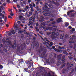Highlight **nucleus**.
<instances>
[{
    "instance_id": "nucleus-25",
    "label": "nucleus",
    "mask_w": 76,
    "mask_h": 76,
    "mask_svg": "<svg viewBox=\"0 0 76 76\" xmlns=\"http://www.w3.org/2000/svg\"><path fill=\"white\" fill-rule=\"evenodd\" d=\"M19 10L20 12H21V11H22V12H25V11L23 10L19 9Z\"/></svg>"
},
{
    "instance_id": "nucleus-19",
    "label": "nucleus",
    "mask_w": 76,
    "mask_h": 76,
    "mask_svg": "<svg viewBox=\"0 0 76 76\" xmlns=\"http://www.w3.org/2000/svg\"><path fill=\"white\" fill-rule=\"evenodd\" d=\"M2 17V18H4L5 16L4 15H3L2 13H0V17Z\"/></svg>"
},
{
    "instance_id": "nucleus-2",
    "label": "nucleus",
    "mask_w": 76,
    "mask_h": 76,
    "mask_svg": "<svg viewBox=\"0 0 76 76\" xmlns=\"http://www.w3.org/2000/svg\"><path fill=\"white\" fill-rule=\"evenodd\" d=\"M48 7L50 8H53V5L51 4H50L48 5V3H46L45 4V6L42 8L43 10H45L44 12L46 11V10H50V8H48Z\"/></svg>"
},
{
    "instance_id": "nucleus-28",
    "label": "nucleus",
    "mask_w": 76,
    "mask_h": 76,
    "mask_svg": "<svg viewBox=\"0 0 76 76\" xmlns=\"http://www.w3.org/2000/svg\"><path fill=\"white\" fill-rule=\"evenodd\" d=\"M23 46L25 49H26V44L25 43H24L23 44Z\"/></svg>"
},
{
    "instance_id": "nucleus-10",
    "label": "nucleus",
    "mask_w": 76,
    "mask_h": 76,
    "mask_svg": "<svg viewBox=\"0 0 76 76\" xmlns=\"http://www.w3.org/2000/svg\"><path fill=\"white\" fill-rule=\"evenodd\" d=\"M38 12L36 11H35V13L34 14V16L36 17V18L37 19H38Z\"/></svg>"
},
{
    "instance_id": "nucleus-60",
    "label": "nucleus",
    "mask_w": 76,
    "mask_h": 76,
    "mask_svg": "<svg viewBox=\"0 0 76 76\" xmlns=\"http://www.w3.org/2000/svg\"><path fill=\"white\" fill-rule=\"evenodd\" d=\"M29 6H30V8H31V7H33L32 4H29Z\"/></svg>"
},
{
    "instance_id": "nucleus-53",
    "label": "nucleus",
    "mask_w": 76,
    "mask_h": 76,
    "mask_svg": "<svg viewBox=\"0 0 76 76\" xmlns=\"http://www.w3.org/2000/svg\"><path fill=\"white\" fill-rule=\"evenodd\" d=\"M15 45V46H16V44H15V43H14V45H12V48H14V45Z\"/></svg>"
},
{
    "instance_id": "nucleus-44",
    "label": "nucleus",
    "mask_w": 76,
    "mask_h": 76,
    "mask_svg": "<svg viewBox=\"0 0 76 76\" xmlns=\"http://www.w3.org/2000/svg\"><path fill=\"white\" fill-rule=\"evenodd\" d=\"M48 29L50 31H51L53 29L52 27L48 28Z\"/></svg>"
},
{
    "instance_id": "nucleus-3",
    "label": "nucleus",
    "mask_w": 76,
    "mask_h": 76,
    "mask_svg": "<svg viewBox=\"0 0 76 76\" xmlns=\"http://www.w3.org/2000/svg\"><path fill=\"white\" fill-rule=\"evenodd\" d=\"M56 31V28H53L52 29V31L53 32H52V34L51 35V37L52 39L53 40L56 39L57 38V37L55 36L56 35V33H55Z\"/></svg>"
},
{
    "instance_id": "nucleus-46",
    "label": "nucleus",
    "mask_w": 76,
    "mask_h": 76,
    "mask_svg": "<svg viewBox=\"0 0 76 76\" xmlns=\"http://www.w3.org/2000/svg\"><path fill=\"white\" fill-rule=\"evenodd\" d=\"M8 36H12V33H11L10 32L8 34Z\"/></svg>"
},
{
    "instance_id": "nucleus-47",
    "label": "nucleus",
    "mask_w": 76,
    "mask_h": 76,
    "mask_svg": "<svg viewBox=\"0 0 76 76\" xmlns=\"http://www.w3.org/2000/svg\"><path fill=\"white\" fill-rule=\"evenodd\" d=\"M36 26L37 27L39 26L38 23H36Z\"/></svg>"
},
{
    "instance_id": "nucleus-37",
    "label": "nucleus",
    "mask_w": 76,
    "mask_h": 76,
    "mask_svg": "<svg viewBox=\"0 0 76 76\" xmlns=\"http://www.w3.org/2000/svg\"><path fill=\"white\" fill-rule=\"evenodd\" d=\"M65 66V65H63L62 66H61V68H64V67Z\"/></svg>"
},
{
    "instance_id": "nucleus-63",
    "label": "nucleus",
    "mask_w": 76,
    "mask_h": 76,
    "mask_svg": "<svg viewBox=\"0 0 76 76\" xmlns=\"http://www.w3.org/2000/svg\"><path fill=\"white\" fill-rule=\"evenodd\" d=\"M68 28L70 29H71L72 28V27L71 26H69Z\"/></svg>"
},
{
    "instance_id": "nucleus-41",
    "label": "nucleus",
    "mask_w": 76,
    "mask_h": 76,
    "mask_svg": "<svg viewBox=\"0 0 76 76\" xmlns=\"http://www.w3.org/2000/svg\"><path fill=\"white\" fill-rule=\"evenodd\" d=\"M56 23V21H52L51 23V24L52 25H53Z\"/></svg>"
},
{
    "instance_id": "nucleus-23",
    "label": "nucleus",
    "mask_w": 76,
    "mask_h": 76,
    "mask_svg": "<svg viewBox=\"0 0 76 76\" xmlns=\"http://www.w3.org/2000/svg\"><path fill=\"white\" fill-rule=\"evenodd\" d=\"M24 31H18V34H23V33Z\"/></svg>"
},
{
    "instance_id": "nucleus-33",
    "label": "nucleus",
    "mask_w": 76,
    "mask_h": 76,
    "mask_svg": "<svg viewBox=\"0 0 76 76\" xmlns=\"http://www.w3.org/2000/svg\"><path fill=\"white\" fill-rule=\"evenodd\" d=\"M2 41H3V42L4 44H5V42H6V40L5 39H3Z\"/></svg>"
},
{
    "instance_id": "nucleus-17",
    "label": "nucleus",
    "mask_w": 76,
    "mask_h": 76,
    "mask_svg": "<svg viewBox=\"0 0 76 76\" xmlns=\"http://www.w3.org/2000/svg\"><path fill=\"white\" fill-rule=\"evenodd\" d=\"M6 42L7 43H8L9 45H10L12 44H11V42L10 40H9L8 41H7Z\"/></svg>"
},
{
    "instance_id": "nucleus-24",
    "label": "nucleus",
    "mask_w": 76,
    "mask_h": 76,
    "mask_svg": "<svg viewBox=\"0 0 76 76\" xmlns=\"http://www.w3.org/2000/svg\"><path fill=\"white\" fill-rule=\"evenodd\" d=\"M11 33H12V34H14L15 33V32L14 31V30H12L11 31Z\"/></svg>"
},
{
    "instance_id": "nucleus-55",
    "label": "nucleus",
    "mask_w": 76,
    "mask_h": 76,
    "mask_svg": "<svg viewBox=\"0 0 76 76\" xmlns=\"http://www.w3.org/2000/svg\"><path fill=\"white\" fill-rule=\"evenodd\" d=\"M3 66L2 65H0V68L1 69H2L3 68Z\"/></svg>"
},
{
    "instance_id": "nucleus-31",
    "label": "nucleus",
    "mask_w": 76,
    "mask_h": 76,
    "mask_svg": "<svg viewBox=\"0 0 76 76\" xmlns=\"http://www.w3.org/2000/svg\"><path fill=\"white\" fill-rule=\"evenodd\" d=\"M54 50L56 51H57V52H60V50H59L57 49L56 48H55L54 49Z\"/></svg>"
},
{
    "instance_id": "nucleus-8",
    "label": "nucleus",
    "mask_w": 76,
    "mask_h": 76,
    "mask_svg": "<svg viewBox=\"0 0 76 76\" xmlns=\"http://www.w3.org/2000/svg\"><path fill=\"white\" fill-rule=\"evenodd\" d=\"M56 2H54V1H53V3L57 6H59L60 5V4L59 3H58V2H57L59 1H60V0H56Z\"/></svg>"
},
{
    "instance_id": "nucleus-15",
    "label": "nucleus",
    "mask_w": 76,
    "mask_h": 76,
    "mask_svg": "<svg viewBox=\"0 0 76 76\" xmlns=\"http://www.w3.org/2000/svg\"><path fill=\"white\" fill-rule=\"evenodd\" d=\"M50 15L53 17H55V13L52 12V13L50 14Z\"/></svg>"
},
{
    "instance_id": "nucleus-30",
    "label": "nucleus",
    "mask_w": 76,
    "mask_h": 76,
    "mask_svg": "<svg viewBox=\"0 0 76 76\" xmlns=\"http://www.w3.org/2000/svg\"><path fill=\"white\" fill-rule=\"evenodd\" d=\"M69 25V23H67L65 24V26L66 27L68 26Z\"/></svg>"
},
{
    "instance_id": "nucleus-38",
    "label": "nucleus",
    "mask_w": 76,
    "mask_h": 76,
    "mask_svg": "<svg viewBox=\"0 0 76 76\" xmlns=\"http://www.w3.org/2000/svg\"><path fill=\"white\" fill-rule=\"evenodd\" d=\"M69 43L70 44L74 43V42H73V41H69Z\"/></svg>"
},
{
    "instance_id": "nucleus-20",
    "label": "nucleus",
    "mask_w": 76,
    "mask_h": 76,
    "mask_svg": "<svg viewBox=\"0 0 76 76\" xmlns=\"http://www.w3.org/2000/svg\"><path fill=\"white\" fill-rule=\"evenodd\" d=\"M76 48V44H75L74 45V48H73L74 50H75V52L76 53V48L75 49V48Z\"/></svg>"
},
{
    "instance_id": "nucleus-7",
    "label": "nucleus",
    "mask_w": 76,
    "mask_h": 76,
    "mask_svg": "<svg viewBox=\"0 0 76 76\" xmlns=\"http://www.w3.org/2000/svg\"><path fill=\"white\" fill-rule=\"evenodd\" d=\"M36 18L35 16H32L31 17H30L29 19V20L30 21H32L33 22L35 21V19Z\"/></svg>"
},
{
    "instance_id": "nucleus-59",
    "label": "nucleus",
    "mask_w": 76,
    "mask_h": 76,
    "mask_svg": "<svg viewBox=\"0 0 76 76\" xmlns=\"http://www.w3.org/2000/svg\"><path fill=\"white\" fill-rule=\"evenodd\" d=\"M75 12L74 10H71L70 11V13H72V12Z\"/></svg>"
},
{
    "instance_id": "nucleus-27",
    "label": "nucleus",
    "mask_w": 76,
    "mask_h": 76,
    "mask_svg": "<svg viewBox=\"0 0 76 76\" xmlns=\"http://www.w3.org/2000/svg\"><path fill=\"white\" fill-rule=\"evenodd\" d=\"M64 34H63L62 36H61V37H60V39H62L64 38Z\"/></svg>"
},
{
    "instance_id": "nucleus-6",
    "label": "nucleus",
    "mask_w": 76,
    "mask_h": 76,
    "mask_svg": "<svg viewBox=\"0 0 76 76\" xmlns=\"http://www.w3.org/2000/svg\"><path fill=\"white\" fill-rule=\"evenodd\" d=\"M28 62H26V64H29L30 65H32V66L33 64L34 63L33 62H32V60L31 59L29 58L28 59Z\"/></svg>"
},
{
    "instance_id": "nucleus-52",
    "label": "nucleus",
    "mask_w": 76,
    "mask_h": 76,
    "mask_svg": "<svg viewBox=\"0 0 76 76\" xmlns=\"http://www.w3.org/2000/svg\"><path fill=\"white\" fill-rule=\"evenodd\" d=\"M37 45V44L35 43V44H34L33 45V47L34 48V47H35Z\"/></svg>"
},
{
    "instance_id": "nucleus-62",
    "label": "nucleus",
    "mask_w": 76,
    "mask_h": 76,
    "mask_svg": "<svg viewBox=\"0 0 76 76\" xmlns=\"http://www.w3.org/2000/svg\"><path fill=\"white\" fill-rule=\"evenodd\" d=\"M3 8L2 7H1V8H0V13H1V10Z\"/></svg>"
},
{
    "instance_id": "nucleus-18",
    "label": "nucleus",
    "mask_w": 76,
    "mask_h": 76,
    "mask_svg": "<svg viewBox=\"0 0 76 76\" xmlns=\"http://www.w3.org/2000/svg\"><path fill=\"white\" fill-rule=\"evenodd\" d=\"M53 44V42H50V44H49V45L50 47H51Z\"/></svg>"
},
{
    "instance_id": "nucleus-4",
    "label": "nucleus",
    "mask_w": 76,
    "mask_h": 76,
    "mask_svg": "<svg viewBox=\"0 0 76 76\" xmlns=\"http://www.w3.org/2000/svg\"><path fill=\"white\" fill-rule=\"evenodd\" d=\"M43 12H46L45 13H43V15L45 16H49V15H48L50 14H51V12H50L49 10H46V11H44L45 10H43Z\"/></svg>"
},
{
    "instance_id": "nucleus-35",
    "label": "nucleus",
    "mask_w": 76,
    "mask_h": 76,
    "mask_svg": "<svg viewBox=\"0 0 76 76\" xmlns=\"http://www.w3.org/2000/svg\"><path fill=\"white\" fill-rule=\"evenodd\" d=\"M69 37V35L67 34H66L65 36V38H67Z\"/></svg>"
},
{
    "instance_id": "nucleus-16",
    "label": "nucleus",
    "mask_w": 76,
    "mask_h": 76,
    "mask_svg": "<svg viewBox=\"0 0 76 76\" xmlns=\"http://www.w3.org/2000/svg\"><path fill=\"white\" fill-rule=\"evenodd\" d=\"M52 34V33L51 32H48L46 33V34L47 36H49L50 34Z\"/></svg>"
},
{
    "instance_id": "nucleus-36",
    "label": "nucleus",
    "mask_w": 76,
    "mask_h": 76,
    "mask_svg": "<svg viewBox=\"0 0 76 76\" xmlns=\"http://www.w3.org/2000/svg\"><path fill=\"white\" fill-rule=\"evenodd\" d=\"M31 4H33V7H35L36 5H35V4H34V2H32Z\"/></svg>"
},
{
    "instance_id": "nucleus-54",
    "label": "nucleus",
    "mask_w": 76,
    "mask_h": 76,
    "mask_svg": "<svg viewBox=\"0 0 76 76\" xmlns=\"http://www.w3.org/2000/svg\"><path fill=\"white\" fill-rule=\"evenodd\" d=\"M21 37L22 38H23V37H24V35L23 34H21Z\"/></svg>"
},
{
    "instance_id": "nucleus-61",
    "label": "nucleus",
    "mask_w": 76,
    "mask_h": 76,
    "mask_svg": "<svg viewBox=\"0 0 76 76\" xmlns=\"http://www.w3.org/2000/svg\"><path fill=\"white\" fill-rule=\"evenodd\" d=\"M72 30L73 31V32H74L75 31V28H73L72 29Z\"/></svg>"
},
{
    "instance_id": "nucleus-21",
    "label": "nucleus",
    "mask_w": 76,
    "mask_h": 76,
    "mask_svg": "<svg viewBox=\"0 0 76 76\" xmlns=\"http://www.w3.org/2000/svg\"><path fill=\"white\" fill-rule=\"evenodd\" d=\"M71 37H72L71 38H70V39L71 40H73L75 39V36L73 35V36H72Z\"/></svg>"
},
{
    "instance_id": "nucleus-48",
    "label": "nucleus",
    "mask_w": 76,
    "mask_h": 76,
    "mask_svg": "<svg viewBox=\"0 0 76 76\" xmlns=\"http://www.w3.org/2000/svg\"><path fill=\"white\" fill-rule=\"evenodd\" d=\"M10 15L11 16H13L14 15V14H12V12H11L10 14Z\"/></svg>"
},
{
    "instance_id": "nucleus-40",
    "label": "nucleus",
    "mask_w": 76,
    "mask_h": 76,
    "mask_svg": "<svg viewBox=\"0 0 76 76\" xmlns=\"http://www.w3.org/2000/svg\"><path fill=\"white\" fill-rule=\"evenodd\" d=\"M23 18V16H22V15H20L19 17V19H21L22 18Z\"/></svg>"
},
{
    "instance_id": "nucleus-56",
    "label": "nucleus",
    "mask_w": 76,
    "mask_h": 76,
    "mask_svg": "<svg viewBox=\"0 0 76 76\" xmlns=\"http://www.w3.org/2000/svg\"><path fill=\"white\" fill-rule=\"evenodd\" d=\"M26 1H23V4H25V5H26Z\"/></svg>"
},
{
    "instance_id": "nucleus-58",
    "label": "nucleus",
    "mask_w": 76,
    "mask_h": 76,
    "mask_svg": "<svg viewBox=\"0 0 76 76\" xmlns=\"http://www.w3.org/2000/svg\"><path fill=\"white\" fill-rule=\"evenodd\" d=\"M10 0H7L6 1V2H7V3H10Z\"/></svg>"
},
{
    "instance_id": "nucleus-29",
    "label": "nucleus",
    "mask_w": 76,
    "mask_h": 76,
    "mask_svg": "<svg viewBox=\"0 0 76 76\" xmlns=\"http://www.w3.org/2000/svg\"><path fill=\"white\" fill-rule=\"evenodd\" d=\"M48 76H54V75H51V73L50 72H49L48 73Z\"/></svg>"
},
{
    "instance_id": "nucleus-39",
    "label": "nucleus",
    "mask_w": 76,
    "mask_h": 76,
    "mask_svg": "<svg viewBox=\"0 0 76 76\" xmlns=\"http://www.w3.org/2000/svg\"><path fill=\"white\" fill-rule=\"evenodd\" d=\"M29 24H30L29 25H31V26L33 25V24L32 22H31V21H30L29 22Z\"/></svg>"
},
{
    "instance_id": "nucleus-1",
    "label": "nucleus",
    "mask_w": 76,
    "mask_h": 76,
    "mask_svg": "<svg viewBox=\"0 0 76 76\" xmlns=\"http://www.w3.org/2000/svg\"><path fill=\"white\" fill-rule=\"evenodd\" d=\"M44 19V17L43 16H41L40 17V19H39V21L40 23H41V27L44 29H45L47 28V27L45 26V24L46 23V21L43 20Z\"/></svg>"
},
{
    "instance_id": "nucleus-50",
    "label": "nucleus",
    "mask_w": 76,
    "mask_h": 76,
    "mask_svg": "<svg viewBox=\"0 0 76 76\" xmlns=\"http://www.w3.org/2000/svg\"><path fill=\"white\" fill-rule=\"evenodd\" d=\"M50 20L51 21H53L54 20V19L53 18H50Z\"/></svg>"
},
{
    "instance_id": "nucleus-12",
    "label": "nucleus",
    "mask_w": 76,
    "mask_h": 76,
    "mask_svg": "<svg viewBox=\"0 0 76 76\" xmlns=\"http://www.w3.org/2000/svg\"><path fill=\"white\" fill-rule=\"evenodd\" d=\"M42 39L45 42L46 41H47L48 42H50V41L48 40L46 38H45L44 39L42 38Z\"/></svg>"
},
{
    "instance_id": "nucleus-42",
    "label": "nucleus",
    "mask_w": 76,
    "mask_h": 76,
    "mask_svg": "<svg viewBox=\"0 0 76 76\" xmlns=\"http://www.w3.org/2000/svg\"><path fill=\"white\" fill-rule=\"evenodd\" d=\"M33 40L34 41H35L36 40V37H33Z\"/></svg>"
},
{
    "instance_id": "nucleus-26",
    "label": "nucleus",
    "mask_w": 76,
    "mask_h": 76,
    "mask_svg": "<svg viewBox=\"0 0 76 76\" xmlns=\"http://www.w3.org/2000/svg\"><path fill=\"white\" fill-rule=\"evenodd\" d=\"M43 44L45 45H49V43H48V42H45L43 43Z\"/></svg>"
},
{
    "instance_id": "nucleus-51",
    "label": "nucleus",
    "mask_w": 76,
    "mask_h": 76,
    "mask_svg": "<svg viewBox=\"0 0 76 76\" xmlns=\"http://www.w3.org/2000/svg\"><path fill=\"white\" fill-rule=\"evenodd\" d=\"M62 58L63 59H64L65 58V56H62Z\"/></svg>"
},
{
    "instance_id": "nucleus-34",
    "label": "nucleus",
    "mask_w": 76,
    "mask_h": 76,
    "mask_svg": "<svg viewBox=\"0 0 76 76\" xmlns=\"http://www.w3.org/2000/svg\"><path fill=\"white\" fill-rule=\"evenodd\" d=\"M61 61H62V62L63 63H64L66 61V60L65 59L63 60L62 59H61Z\"/></svg>"
},
{
    "instance_id": "nucleus-45",
    "label": "nucleus",
    "mask_w": 76,
    "mask_h": 76,
    "mask_svg": "<svg viewBox=\"0 0 76 76\" xmlns=\"http://www.w3.org/2000/svg\"><path fill=\"white\" fill-rule=\"evenodd\" d=\"M29 15L31 16L32 15V12H29Z\"/></svg>"
},
{
    "instance_id": "nucleus-5",
    "label": "nucleus",
    "mask_w": 76,
    "mask_h": 76,
    "mask_svg": "<svg viewBox=\"0 0 76 76\" xmlns=\"http://www.w3.org/2000/svg\"><path fill=\"white\" fill-rule=\"evenodd\" d=\"M17 51L20 52L21 51V50H22L24 49V48L23 46L21 45V46L20 47H17Z\"/></svg>"
},
{
    "instance_id": "nucleus-9",
    "label": "nucleus",
    "mask_w": 76,
    "mask_h": 76,
    "mask_svg": "<svg viewBox=\"0 0 76 76\" xmlns=\"http://www.w3.org/2000/svg\"><path fill=\"white\" fill-rule=\"evenodd\" d=\"M18 25H16L15 26V27H14V28H16V29H15V31H17V30H18V31H20V28H18Z\"/></svg>"
},
{
    "instance_id": "nucleus-57",
    "label": "nucleus",
    "mask_w": 76,
    "mask_h": 76,
    "mask_svg": "<svg viewBox=\"0 0 76 76\" xmlns=\"http://www.w3.org/2000/svg\"><path fill=\"white\" fill-rule=\"evenodd\" d=\"M31 10L32 11V12H34V10L33 9V7H31Z\"/></svg>"
},
{
    "instance_id": "nucleus-11",
    "label": "nucleus",
    "mask_w": 76,
    "mask_h": 76,
    "mask_svg": "<svg viewBox=\"0 0 76 76\" xmlns=\"http://www.w3.org/2000/svg\"><path fill=\"white\" fill-rule=\"evenodd\" d=\"M62 19L61 18H59L57 20V22L58 23H60L61 22H63L62 21Z\"/></svg>"
},
{
    "instance_id": "nucleus-14",
    "label": "nucleus",
    "mask_w": 76,
    "mask_h": 76,
    "mask_svg": "<svg viewBox=\"0 0 76 76\" xmlns=\"http://www.w3.org/2000/svg\"><path fill=\"white\" fill-rule=\"evenodd\" d=\"M62 56V54H59V55L58 56V57H57L58 59L59 60H60Z\"/></svg>"
},
{
    "instance_id": "nucleus-13",
    "label": "nucleus",
    "mask_w": 76,
    "mask_h": 76,
    "mask_svg": "<svg viewBox=\"0 0 76 76\" xmlns=\"http://www.w3.org/2000/svg\"><path fill=\"white\" fill-rule=\"evenodd\" d=\"M8 48V47L7 46H5V47L4 48H3V50L5 52H7V49Z\"/></svg>"
},
{
    "instance_id": "nucleus-64",
    "label": "nucleus",
    "mask_w": 76,
    "mask_h": 76,
    "mask_svg": "<svg viewBox=\"0 0 76 76\" xmlns=\"http://www.w3.org/2000/svg\"><path fill=\"white\" fill-rule=\"evenodd\" d=\"M17 7H18V8H20V5H18Z\"/></svg>"
},
{
    "instance_id": "nucleus-22",
    "label": "nucleus",
    "mask_w": 76,
    "mask_h": 76,
    "mask_svg": "<svg viewBox=\"0 0 76 76\" xmlns=\"http://www.w3.org/2000/svg\"><path fill=\"white\" fill-rule=\"evenodd\" d=\"M64 54L67 55L68 54V53L66 51H64L63 52Z\"/></svg>"
},
{
    "instance_id": "nucleus-32",
    "label": "nucleus",
    "mask_w": 76,
    "mask_h": 76,
    "mask_svg": "<svg viewBox=\"0 0 76 76\" xmlns=\"http://www.w3.org/2000/svg\"><path fill=\"white\" fill-rule=\"evenodd\" d=\"M28 69L24 68L23 69H24L25 70V72H28Z\"/></svg>"
},
{
    "instance_id": "nucleus-43",
    "label": "nucleus",
    "mask_w": 76,
    "mask_h": 76,
    "mask_svg": "<svg viewBox=\"0 0 76 76\" xmlns=\"http://www.w3.org/2000/svg\"><path fill=\"white\" fill-rule=\"evenodd\" d=\"M70 11L69 12H67V15L68 16H69L70 15Z\"/></svg>"
},
{
    "instance_id": "nucleus-49",
    "label": "nucleus",
    "mask_w": 76,
    "mask_h": 76,
    "mask_svg": "<svg viewBox=\"0 0 76 76\" xmlns=\"http://www.w3.org/2000/svg\"><path fill=\"white\" fill-rule=\"evenodd\" d=\"M8 18H10L12 19V17H11V16H10V15H9L8 16Z\"/></svg>"
}]
</instances>
